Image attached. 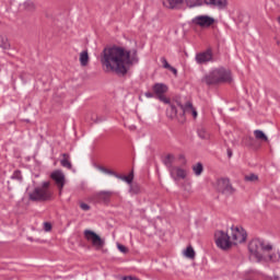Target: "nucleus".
<instances>
[{"mask_svg": "<svg viewBox=\"0 0 280 280\" xmlns=\"http://www.w3.org/2000/svg\"><path fill=\"white\" fill-rule=\"evenodd\" d=\"M270 260L272 261L273 259H272V256H270Z\"/></svg>", "mask_w": 280, "mask_h": 280, "instance_id": "42", "label": "nucleus"}, {"mask_svg": "<svg viewBox=\"0 0 280 280\" xmlns=\"http://www.w3.org/2000/svg\"><path fill=\"white\" fill-rule=\"evenodd\" d=\"M39 189H45L46 191H49V182H44L43 186L39 187Z\"/></svg>", "mask_w": 280, "mask_h": 280, "instance_id": "36", "label": "nucleus"}, {"mask_svg": "<svg viewBox=\"0 0 280 280\" xmlns=\"http://www.w3.org/2000/svg\"><path fill=\"white\" fill-rule=\"evenodd\" d=\"M206 5H211L212 8H218V10H224L226 8V0H205Z\"/></svg>", "mask_w": 280, "mask_h": 280, "instance_id": "17", "label": "nucleus"}, {"mask_svg": "<svg viewBox=\"0 0 280 280\" xmlns=\"http://www.w3.org/2000/svg\"><path fill=\"white\" fill-rule=\"evenodd\" d=\"M0 49H10V42L8 37L0 36Z\"/></svg>", "mask_w": 280, "mask_h": 280, "instance_id": "26", "label": "nucleus"}, {"mask_svg": "<svg viewBox=\"0 0 280 280\" xmlns=\"http://www.w3.org/2000/svg\"><path fill=\"white\" fill-rule=\"evenodd\" d=\"M80 63H81V67H86V65H89V51L83 50L80 54Z\"/></svg>", "mask_w": 280, "mask_h": 280, "instance_id": "23", "label": "nucleus"}, {"mask_svg": "<svg viewBox=\"0 0 280 280\" xmlns=\"http://www.w3.org/2000/svg\"><path fill=\"white\" fill-rule=\"evenodd\" d=\"M144 96L151 100L152 97H156V94H154V92H145Z\"/></svg>", "mask_w": 280, "mask_h": 280, "instance_id": "35", "label": "nucleus"}, {"mask_svg": "<svg viewBox=\"0 0 280 280\" xmlns=\"http://www.w3.org/2000/svg\"><path fill=\"white\" fill-rule=\"evenodd\" d=\"M198 137H200V139H209V133L205 128H200L198 129Z\"/></svg>", "mask_w": 280, "mask_h": 280, "instance_id": "29", "label": "nucleus"}, {"mask_svg": "<svg viewBox=\"0 0 280 280\" xmlns=\"http://www.w3.org/2000/svg\"><path fill=\"white\" fill-rule=\"evenodd\" d=\"M129 191L130 194H133V195L141 194V186H139V184H131Z\"/></svg>", "mask_w": 280, "mask_h": 280, "instance_id": "27", "label": "nucleus"}, {"mask_svg": "<svg viewBox=\"0 0 280 280\" xmlns=\"http://www.w3.org/2000/svg\"><path fill=\"white\" fill-rule=\"evenodd\" d=\"M214 237H215V244L218 248H221V250H229V248L233 246L231 236H229L228 233H224V231L215 232Z\"/></svg>", "mask_w": 280, "mask_h": 280, "instance_id": "5", "label": "nucleus"}, {"mask_svg": "<svg viewBox=\"0 0 280 280\" xmlns=\"http://www.w3.org/2000/svg\"><path fill=\"white\" fill-rule=\"evenodd\" d=\"M228 156L231 159L233 156V151L231 149H228Z\"/></svg>", "mask_w": 280, "mask_h": 280, "instance_id": "39", "label": "nucleus"}, {"mask_svg": "<svg viewBox=\"0 0 280 280\" xmlns=\"http://www.w3.org/2000/svg\"><path fill=\"white\" fill-rule=\"evenodd\" d=\"M248 250L253 257L261 261V259H264V254L261 253H270L272 245L266 243L264 240L254 238L248 244Z\"/></svg>", "mask_w": 280, "mask_h": 280, "instance_id": "4", "label": "nucleus"}, {"mask_svg": "<svg viewBox=\"0 0 280 280\" xmlns=\"http://www.w3.org/2000/svg\"><path fill=\"white\" fill-rule=\"evenodd\" d=\"M188 115H192L194 119H196V117H198V112L196 108H194L190 113H188Z\"/></svg>", "mask_w": 280, "mask_h": 280, "instance_id": "37", "label": "nucleus"}, {"mask_svg": "<svg viewBox=\"0 0 280 280\" xmlns=\"http://www.w3.org/2000/svg\"><path fill=\"white\" fill-rule=\"evenodd\" d=\"M192 172L195 176H202V173L205 172V166L202 165L201 162H198L195 165H192Z\"/></svg>", "mask_w": 280, "mask_h": 280, "instance_id": "21", "label": "nucleus"}, {"mask_svg": "<svg viewBox=\"0 0 280 280\" xmlns=\"http://www.w3.org/2000/svg\"><path fill=\"white\" fill-rule=\"evenodd\" d=\"M96 168L100 172H103V174H108L109 176H115V178H119L120 180H125V183H128V185H132V180H135V174L130 173L129 175H119L115 171L108 170L102 165L96 166Z\"/></svg>", "mask_w": 280, "mask_h": 280, "instance_id": "9", "label": "nucleus"}, {"mask_svg": "<svg viewBox=\"0 0 280 280\" xmlns=\"http://www.w3.org/2000/svg\"><path fill=\"white\" fill-rule=\"evenodd\" d=\"M201 82L207 86H215V84H226L231 82V70L225 68H214L209 71L202 79Z\"/></svg>", "mask_w": 280, "mask_h": 280, "instance_id": "2", "label": "nucleus"}, {"mask_svg": "<svg viewBox=\"0 0 280 280\" xmlns=\"http://www.w3.org/2000/svg\"><path fill=\"white\" fill-rule=\"evenodd\" d=\"M215 23V19L209 15H197L191 20L192 27H201V30H208Z\"/></svg>", "mask_w": 280, "mask_h": 280, "instance_id": "7", "label": "nucleus"}, {"mask_svg": "<svg viewBox=\"0 0 280 280\" xmlns=\"http://www.w3.org/2000/svg\"><path fill=\"white\" fill-rule=\"evenodd\" d=\"M187 8H198L202 5V0H185Z\"/></svg>", "mask_w": 280, "mask_h": 280, "instance_id": "24", "label": "nucleus"}, {"mask_svg": "<svg viewBox=\"0 0 280 280\" xmlns=\"http://www.w3.org/2000/svg\"><path fill=\"white\" fill-rule=\"evenodd\" d=\"M217 185L221 194H225L226 196H232V194H235V188H233V185H231V179L229 178L218 179Z\"/></svg>", "mask_w": 280, "mask_h": 280, "instance_id": "11", "label": "nucleus"}, {"mask_svg": "<svg viewBox=\"0 0 280 280\" xmlns=\"http://www.w3.org/2000/svg\"><path fill=\"white\" fill-rule=\"evenodd\" d=\"M174 154H167L164 158V165H166V167L168 168V171L172 170V167H174Z\"/></svg>", "mask_w": 280, "mask_h": 280, "instance_id": "22", "label": "nucleus"}, {"mask_svg": "<svg viewBox=\"0 0 280 280\" xmlns=\"http://www.w3.org/2000/svg\"><path fill=\"white\" fill-rule=\"evenodd\" d=\"M185 257L188 259H194L196 257V250H194V247L188 246L186 250L184 252Z\"/></svg>", "mask_w": 280, "mask_h": 280, "instance_id": "25", "label": "nucleus"}, {"mask_svg": "<svg viewBox=\"0 0 280 280\" xmlns=\"http://www.w3.org/2000/svg\"><path fill=\"white\" fill-rule=\"evenodd\" d=\"M44 231H46V233H49V231H51V223L44 222Z\"/></svg>", "mask_w": 280, "mask_h": 280, "instance_id": "34", "label": "nucleus"}, {"mask_svg": "<svg viewBox=\"0 0 280 280\" xmlns=\"http://www.w3.org/2000/svg\"><path fill=\"white\" fill-rule=\"evenodd\" d=\"M152 91L155 95V98L160 102H163V104H170V98L165 96V93L170 91V88H167L164 83H155L152 86Z\"/></svg>", "mask_w": 280, "mask_h": 280, "instance_id": "8", "label": "nucleus"}, {"mask_svg": "<svg viewBox=\"0 0 280 280\" xmlns=\"http://www.w3.org/2000/svg\"><path fill=\"white\" fill-rule=\"evenodd\" d=\"M50 178L56 183L58 189L62 191L65 188V173L60 170H57L50 174Z\"/></svg>", "mask_w": 280, "mask_h": 280, "instance_id": "15", "label": "nucleus"}, {"mask_svg": "<svg viewBox=\"0 0 280 280\" xmlns=\"http://www.w3.org/2000/svg\"><path fill=\"white\" fill-rule=\"evenodd\" d=\"M180 159H185V156L180 155Z\"/></svg>", "mask_w": 280, "mask_h": 280, "instance_id": "41", "label": "nucleus"}, {"mask_svg": "<svg viewBox=\"0 0 280 280\" xmlns=\"http://www.w3.org/2000/svg\"><path fill=\"white\" fill-rule=\"evenodd\" d=\"M168 71H172V73H174V75H176V73H178V70H176V68L172 67L168 68Z\"/></svg>", "mask_w": 280, "mask_h": 280, "instance_id": "38", "label": "nucleus"}, {"mask_svg": "<svg viewBox=\"0 0 280 280\" xmlns=\"http://www.w3.org/2000/svg\"><path fill=\"white\" fill-rule=\"evenodd\" d=\"M80 209H82V211H91V206H89V203L82 202L80 203Z\"/></svg>", "mask_w": 280, "mask_h": 280, "instance_id": "33", "label": "nucleus"}, {"mask_svg": "<svg viewBox=\"0 0 280 280\" xmlns=\"http://www.w3.org/2000/svg\"><path fill=\"white\" fill-rule=\"evenodd\" d=\"M246 231L242 228H232V233L230 240H232V244H244L246 242Z\"/></svg>", "mask_w": 280, "mask_h": 280, "instance_id": "12", "label": "nucleus"}, {"mask_svg": "<svg viewBox=\"0 0 280 280\" xmlns=\"http://www.w3.org/2000/svg\"><path fill=\"white\" fill-rule=\"evenodd\" d=\"M117 248L120 253H124V255L128 254V247H126L122 244H117Z\"/></svg>", "mask_w": 280, "mask_h": 280, "instance_id": "32", "label": "nucleus"}, {"mask_svg": "<svg viewBox=\"0 0 280 280\" xmlns=\"http://www.w3.org/2000/svg\"><path fill=\"white\" fill-rule=\"evenodd\" d=\"M213 61V50L211 48H208L203 52H198L196 55V62L197 65H207V62Z\"/></svg>", "mask_w": 280, "mask_h": 280, "instance_id": "13", "label": "nucleus"}, {"mask_svg": "<svg viewBox=\"0 0 280 280\" xmlns=\"http://www.w3.org/2000/svg\"><path fill=\"white\" fill-rule=\"evenodd\" d=\"M96 202H103V205H108L110 202V194L106 191H102L95 195Z\"/></svg>", "mask_w": 280, "mask_h": 280, "instance_id": "19", "label": "nucleus"}, {"mask_svg": "<svg viewBox=\"0 0 280 280\" xmlns=\"http://www.w3.org/2000/svg\"><path fill=\"white\" fill-rule=\"evenodd\" d=\"M192 109L194 104L191 102H187L185 105H183L180 102H177V106L170 104V107L166 109V115L170 119H177L179 124H185V114H189Z\"/></svg>", "mask_w": 280, "mask_h": 280, "instance_id": "3", "label": "nucleus"}, {"mask_svg": "<svg viewBox=\"0 0 280 280\" xmlns=\"http://www.w3.org/2000/svg\"><path fill=\"white\" fill-rule=\"evenodd\" d=\"M245 180L247 183H255L257 180H259V176L255 175V174H249L245 176Z\"/></svg>", "mask_w": 280, "mask_h": 280, "instance_id": "28", "label": "nucleus"}, {"mask_svg": "<svg viewBox=\"0 0 280 280\" xmlns=\"http://www.w3.org/2000/svg\"><path fill=\"white\" fill-rule=\"evenodd\" d=\"M278 23H280V18H278Z\"/></svg>", "mask_w": 280, "mask_h": 280, "instance_id": "40", "label": "nucleus"}, {"mask_svg": "<svg viewBox=\"0 0 280 280\" xmlns=\"http://www.w3.org/2000/svg\"><path fill=\"white\" fill-rule=\"evenodd\" d=\"M12 178L13 180H23V175H21V171H14Z\"/></svg>", "mask_w": 280, "mask_h": 280, "instance_id": "30", "label": "nucleus"}, {"mask_svg": "<svg viewBox=\"0 0 280 280\" xmlns=\"http://www.w3.org/2000/svg\"><path fill=\"white\" fill-rule=\"evenodd\" d=\"M101 65L106 71L127 75L130 67L139 65V52L137 49L127 50L121 46H107L101 52Z\"/></svg>", "mask_w": 280, "mask_h": 280, "instance_id": "1", "label": "nucleus"}, {"mask_svg": "<svg viewBox=\"0 0 280 280\" xmlns=\"http://www.w3.org/2000/svg\"><path fill=\"white\" fill-rule=\"evenodd\" d=\"M30 200L33 202H45L47 200H51V190L37 187L30 194Z\"/></svg>", "mask_w": 280, "mask_h": 280, "instance_id": "6", "label": "nucleus"}, {"mask_svg": "<svg viewBox=\"0 0 280 280\" xmlns=\"http://www.w3.org/2000/svg\"><path fill=\"white\" fill-rule=\"evenodd\" d=\"M170 174L173 180H185V178H187V171H185V168H182L180 166L171 167Z\"/></svg>", "mask_w": 280, "mask_h": 280, "instance_id": "14", "label": "nucleus"}, {"mask_svg": "<svg viewBox=\"0 0 280 280\" xmlns=\"http://www.w3.org/2000/svg\"><path fill=\"white\" fill-rule=\"evenodd\" d=\"M185 0H162L164 8L168 10H178Z\"/></svg>", "mask_w": 280, "mask_h": 280, "instance_id": "16", "label": "nucleus"}, {"mask_svg": "<svg viewBox=\"0 0 280 280\" xmlns=\"http://www.w3.org/2000/svg\"><path fill=\"white\" fill-rule=\"evenodd\" d=\"M254 137L257 139V141H264L265 143L268 141V136H266V133L259 129L254 130Z\"/></svg>", "mask_w": 280, "mask_h": 280, "instance_id": "20", "label": "nucleus"}, {"mask_svg": "<svg viewBox=\"0 0 280 280\" xmlns=\"http://www.w3.org/2000/svg\"><path fill=\"white\" fill-rule=\"evenodd\" d=\"M161 62H162L164 69H172V66L170 65V62H167V59L165 57L161 58Z\"/></svg>", "mask_w": 280, "mask_h": 280, "instance_id": "31", "label": "nucleus"}, {"mask_svg": "<svg viewBox=\"0 0 280 280\" xmlns=\"http://www.w3.org/2000/svg\"><path fill=\"white\" fill-rule=\"evenodd\" d=\"M83 235L88 242H92V245L96 248H104V240L97 233L91 231V230H84Z\"/></svg>", "mask_w": 280, "mask_h": 280, "instance_id": "10", "label": "nucleus"}, {"mask_svg": "<svg viewBox=\"0 0 280 280\" xmlns=\"http://www.w3.org/2000/svg\"><path fill=\"white\" fill-rule=\"evenodd\" d=\"M62 159L60 160L61 167L66 170H73V164H71V155L69 153H62Z\"/></svg>", "mask_w": 280, "mask_h": 280, "instance_id": "18", "label": "nucleus"}]
</instances>
